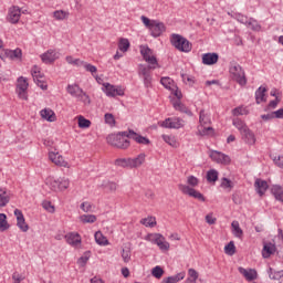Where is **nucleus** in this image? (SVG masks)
<instances>
[{
  "mask_svg": "<svg viewBox=\"0 0 283 283\" xmlns=\"http://www.w3.org/2000/svg\"><path fill=\"white\" fill-rule=\"evenodd\" d=\"M220 187H221V189H224L226 191H231L235 187V184H233V181H231V179H229L227 177H222Z\"/></svg>",
  "mask_w": 283,
  "mask_h": 283,
  "instance_id": "32",
  "label": "nucleus"
},
{
  "mask_svg": "<svg viewBox=\"0 0 283 283\" xmlns=\"http://www.w3.org/2000/svg\"><path fill=\"white\" fill-rule=\"evenodd\" d=\"M65 241L75 249L81 247V243L83 242L81 234L78 232H69L64 235Z\"/></svg>",
  "mask_w": 283,
  "mask_h": 283,
  "instance_id": "15",
  "label": "nucleus"
},
{
  "mask_svg": "<svg viewBox=\"0 0 283 283\" xmlns=\"http://www.w3.org/2000/svg\"><path fill=\"white\" fill-rule=\"evenodd\" d=\"M188 275L190 279V282H195L198 280V271H196L195 269H189L188 270Z\"/></svg>",
  "mask_w": 283,
  "mask_h": 283,
  "instance_id": "63",
  "label": "nucleus"
},
{
  "mask_svg": "<svg viewBox=\"0 0 283 283\" xmlns=\"http://www.w3.org/2000/svg\"><path fill=\"white\" fill-rule=\"evenodd\" d=\"M232 125L239 129L240 134H242L244 129L249 128V126H247V124L240 118H234Z\"/></svg>",
  "mask_w": 283,
  "mask_h": 283,
  "instance_id": "42",
  "label": "nucleus"
},
{
  "mask_svg": "<svg viewBox=\"0 0 283 283\" xmlns=\"http://www.w3.org/2000/svg\"><path fill=\"white\" fill-rule=\"evenodd\" d=\"M130 140H135L138 145H150L151 140L149 138L142 136L140 134L134 132V129H128L119 132L117 134H111L106 137L107 144L116 149H129L132 145Z\"/></svg>",
  "mask_w": 283,
  "mask_h": 283,
  "instance_id": "1",
  "label": "nucleus"
},
{
  "mask_svg": "<svg viewBox=\"0 0 283 283\" xmlns=\"http://www.w3.org/2000/svg\"><path fill=\"white\" fill-rule=\"evenodd\" d=\"M272 195L274 196L275 200H279V202H283V190L281 186H273Z\"/></svg>",
  "mask_w": 283,
  "mask_h": 283,
  "instance_id": "37",
  "label": "nucleus"
},
{
  "mask_svg": "<svg viewBox=\"0 0 283 283\" xmlns=\"http://www.w3.org/2000/svg\"><path fill=\"white\" fill-rule=\"evenodd\" d=\"M28 87H30L28 78L23 76L18 77L17 94L22 101H28Z\"/></svg>",
  "mask_w": 283,
  "mask_h": 283,
  "instance_id": "11",
  "label": "nucleus"
},
{
  "mask_svg": "<svg viewBox=\"0 0 283 283\" xmlns=\"http://www.w3.org/2000/svg\"><path fill=\"white\" fill-rule=\"evenodd\" d=\"M95 242H97L99 247H107L109 244V240H107V237L103 235L101 231L95 232Z\"/></svg>",
  "mask_w": 283,
  "mask_h": 283,
  "instance_id": "33",
  "label": "nucleus"
},
{
  "mask_svg": "<svg viewBox=\"0 0 283 283\" xmlns=\"http://www.w3.org/2000/svg\"><path fill=\"white\" fill-rule=\"evenodd\" d=\"M230 74L232 76V81H235L241 87L247 85V74L240 64H232L230 66Z\"/></svg>",
  "mask_w": 283,
  "mask_h": 283,
  "instance_id": "4",
  "label": "nucleus"
},
{
  "mask_svg": "<svg viewBox=\"0 0 283 283\" xmlns=\"http://www.w3.org/2000/svg\"><path fill=\"white\" fill-rule=\"evenodd\" d=\"M77 120V125L81 129H88V127H92V122L82 115L78 116Z\"/></svg>",
  "mask_w": 283,
  "mask_h": 283,
  "instance_id": "40",
  "label": "nucleus"
},
{
  "mask_svg": "<svg viewBox=\"0 0 283 283\" xmlns=\"http://www.w3.org/2000/svg\"><path fill=\"white\" fill-rule=\"evenodd\" d=\"M165 30V23L159 22L158 20H153L151 27L149 28L151 36L158 39V36H160Z\"/></svg>",
  "mask_w": 283,
  "mask_h": 283,
  "instance_id": "16",
  "label": "nucleus"
},
{
  "mask_svg": "<svg viewBox=\"0 0 283 283\" xmlns=\"http://www.w3.org/2000/svg\"><path fill=\"white\" fill-rule=\"evenodd\" d=\"M118 50L120 52H127L129 50V40L122 38L118 42Z\"/></svg>",
  "mask_w": 283,
  "mask_h": 283,
  "instance_id": "47",
  "label": "nucleus"
},
{
  "mask_svg": "<svg viewBox=\"0 0 283 283\" xmlns=\"http://www.w3.org/2000/svg\"><path fill=\"white\" fill-rule=\"evenodd\" d=\"M61 57V53L54 49H49L46 52L40 55L42 63L50 65Z\"/></svg>",
  "mask_w": 283,
  "mask_h": 283,
  "instance_id": "12",
  "label": "nucleus"
},
{
  "mask_svg": "<svg viewBox=\"0 0 283 283\" xmlns=\"http://www.w3.org/2000/svg\"><path fill=\"white\" fill-rule=\"evenodd\" d=\"M187 184L189 185V187H198V185H200V180L198 179V177L196 176H189L187 178Z\"/></svg>",
  "mask_w": 283,
  "mask_h": 283,
  "instance_id": "57",
  "label": "nucleus"
},
{
  "mask_svg": "<svg viewBox=\"0 0 283 283\" xmlns=\"http://www.w3.org/2000/svg\"><path fill=\"white\" fill-rule=\"evenodd\" d=\"M170 43L171 46L175 48V50H178V52H185L188 54V52H191L193 49V44L187 40V38L178 34V33H172L170 35Z\"/></svg>",
  "mask_w": 283,
  "mask_h": 283,
  "instance_id": "2",
  "label": "nucleus"
},
{
  "mask_svg": "<svg viewBox=\"0 0 283 283\" xmlns=\"http://www.w3.org/2000/svg\"><path fill=\"white\" fill-rule=\"evenodd\" d=\"M103 87V92L106 94V96L111 98H116V96H125V90L123 88V86L104 83Z\"/></svg>",
  "mask_w": 283,
  "mask_h": 283,
  "instance_id": "8",
  "label": "nucleus"
},
{
  "mask_svg": "<svg viewBox=\"0 0 283 283\" xmlns=\"http://www.w3.org/2000/svg\"><path fill=\"white\" fill-rule=\"evenodd\" d=\"M232 114L233 116H247V114H249V109H247V107H235L232 109Z\"/></svg>",
  "mask_w": 283,
  "mask_h": 283,
  "instance_id": "51",
  "label": "nucleus"
},
{
  "mask_svg": "<svg viewBox=\"0 0 283 283\" xmlns=\"http://www.w3.org/2000/svg\"><path fill=\"white\" fill-rule=\"evenodd\" d=\"M53 17L54 19H56V21H63L67 19V17H70V12L63 11V10H56L53 12Z\"/></svg>",
  "mask_w": 283,
  "mask_h": 283,
  "instance_id": "44",
  "label": "nucleus"
},
{
  "mask_svg": "<svg viewBox=\"0 0 283 283\" xmlns=\"http://www.w3.org/2000/svg\"><path fill=\"white\" fill-rule=\"evenodd\" d=\"M241 135L248 145H255V134L251 129H244Z\"/></svg>",
  "mask_w": 283,
  "mask_h": 283,
  "instance_id": "23",
  "label": "nucleus"
},
{
  "mask_svg": "<svg viewBox=\"0 0 283 283\" xmlns=\"http://www.w3.org/2000/svg\"><path fill=\"white\" fill-rule=\"evenodd\" d=\"M218 53H205L202 55V63L203 65H216V63H218Z\"/></svg>",
  "mask_w": 283,
  "mask_h": 283,
  "instance_id": "21",
  "label": "nucleus"
},
{
  "mask_svg": "<svg viewBox=\"0 0 283 283\" xmlns=\"http://www.w3.org/2000/svg\"><path fill=\"white\" fill-rule=\"evenodd\" d=\"M140 224H144V227H156V218L154 217H147L140 220Z\"/></svg>",
  "mask_w": 283,
  "mask_h": 283,
  "instance_id": "48",
  "label": "nucleus"
},
{
  "mask_svg": "<svg viewBox=\"0 0 283 283\" xmlns=\"http://www.w3.org/2000/svg\"><path fill=\"white\" fill-rule=\"evenodd\" d=\"M174 108L177 112H181V114H187V116H193V113L191 112V109H189V107L185 106V104H182L180 102H175Z\"/></svg>",
  "mask_w": 283,
  "mask_h": 283,
  "instance_id": "29",
  "label": "nucleus"
},
{
  "mask_svg": "<svg viewBox=\"0 0 283 283\" xmlns=\"http://www.w3.org/2000/svg\"><path fill=\"white\" fill-rule=\"evenodd\" d=\"M84 69L86 70V72H91L92 76H95L96 72H98V69H96L95 65H92L90 63H85Z\"/></svg>",
  "mask_w": 283,
  "mask_h": 283,
  "instance_id": "62",
  "label": "nucleus"
},
{
  "mask_svg": "<svg viewBox=\"0 0 283 283\" xmlns=\"http://www.w3.org/2000/svg\"><path fill=\"white\" fill-rule=\"evenodd\" d=\"M254 188L259 196H264L269 189V182H266V180L258 178L254 181Z\"/></svg>",
  "mask_w": 283,
  "mask_h": 283,
  "instance_id": "19",
  "label": "nucleus"
},
{
  "mask_svg": "<svg viewBox=\"0 0 283 283\" xmlns=\"http://www.w3.org/2000/svg\"><path fill=\"white\" fill-rule=\"evenodd\" d=\"M218 176H219L218 170L210 169L207 171L206 178L208 182H212L214 185V182H218Z\"/></svg>",
  "mask_w": 283,
  "mask_h": 283,
  "instance_id": "38",
  "label": "nucleus"
},
{
  "mask_svg": "<svg viewBox=\"0 0 283 283\" xmlns=\"http://www.w3.org/2000/svg\"><path fill=\"white\" fill-rule=\"evenodd\" d=\"M88 261H90V252H85L84 255L77 260V264H80V266H85Z\"/></svg>",
  "mask_w": 283,
  "mask_h": 283,
  "instance_id": "59",
  "label": "nucleus"
},
{
  "mask_svg": "<svg viewBox=\"0 0 283 283\" xmlns=\"http://www.w3.org/2000/svg\"><path fill=\"white\" fill-rule=\"evenodd\" d=\"M31 76L33 77V81H40L41 78H43V73H41V69L36 65H34L31 69Z\"/></svg>",
  "mask_w": 283,
  "mask_h": 283,
  "instance_id": "43",
  "label": "nucleus"
},
{
  "mask_svg": "<svg viewBox=\"0 0 283 283\" xmlns=\"http://www.w3.org/2000/svg\"><path fill=\"white\" fill-rule=\"evenodd\" d=\"M224 253L227 255H235V243L233 241H230L226 247H224Z\"/></svg>",
  "mask_w": 283,
  "mask_h": 283,
  "instance_id": "53",
  "label": "nucleus"
},
{
  "mask_svg": "<svg viewBox=\"0 0 283 283\" xmlns=\"http://www.w3.org/2000/svg\"><path fill=\"white\" fill-rule=\"evenodd\" d=\"M10 202V191L6 188H0V207H6Z\"/></svg>",
  "mask_w": 283,
  "mask_h": 283,
  "instance_id": "26",
  "label": "nucleus"
},
{
  "mask_svg": "<svg viewBox=\"0 0 283 283\" xmlns=\"http://www.w3.org/2000/svg\"><path fill=\"white\" fill-rule=\"evenodd\" d=\"M21 14H28V10H22L19 6H12L8 10L7 21L15 24L20 21Z\"/></svg>",
  "mask_w": 283,
  "mask_h": 283,
  "instance_id": "9",
  "label": "nucleus"
},
{
  "mask_svg": "<svg viewBox=\"0 0 283 283\" xmlns=\"http://www.w3.org/2000/svg\"><path fill=\"white\" fill-rule=\"evenodd\" d=\"M42 207H43V209H45V211H48L49 213H54V211H55L54 206H53L52 202H50V201H43V202H42Z\"/></svg>",
  "mask_w": 283,
  "mask_h": 283,
  "instance_id": "61",
  "label": "nucleus"
},
{
  "mask_svg": "<svg viewBox=\"0 0 283 283\" xmlns=\"http://www.w3.org/2000/svg\"><path fill=\"white\" fill-rule=\"evenodd\" d=\"M239 273L248 280V282H253V280H258V271L250 269L247 270L244 268H239Z\"/></svg>",
  "mask_w": 283,
  "mask_h": 283,
  "instance_id": "20",
  "label": "nucleus"
},
{
  "mask_svg": "<svg viewBox=\"0 0 283 283\" xmlns=\"http://www.w3.org/2000/svg\"><path fill=\"white\" fill-rule=\"evenodd\" d=\"M102 187L108 189V191H116V189H118V185L114 181H104Z\"/></svg>",
  "mask_w": 283,
  "mask_h": 283,
  "instance_id": "54",
  "label": "nucleus"
},
{
  "mask_svg": "<svg viewBox=\"0 0 283 283\" xmlns=\"http://www.w3.org/2000/svg\"><path fill=\"white\" fill-rule=\"evenodd\" d=\"M265 96H266V87L260 86L255 91V101H256L258 105H260V103H264V101H266Z\"/></svg>",
  "mask_w": 283,
  "mask_h": 283,
  "instance_id": "25",
  "label": "nucleus"
},
{
  "mask_svg": "<svg viewBox=\"0 0 283 283\" xmlns=\"http://www.w3.org/2000/svg\"><path fill=\"white\" fill-rule=\"evenodd\" d=\"M178 189L185 196H190V198H195L196 200H199L200 202H205V200H207L205 198V195H202L200 191L191 188V186L179 184Z\"/></svg>",
  "mask_w": 283,
  "mask_h": 283,
  "instance_id": "7",
  "label": "nucleus"
},
{
  "mask_svg": "<svg viewBox=\"0 0 283 283\" xmlns=\"http://www.w3.org/2000/svg\"><path fill=\"white\" fill-rule=\"evenodd\" d=\"M80 221L83 224H94V222H96V216L95 214H82L80 217Z\"/></svg>",
  "mask_w": 283,
  "mask_h": 283,
  "instance_id": "39",
  "label": "nucleus"
},
{
  "mask_svg": "<svg viewBox=\"0 0 283 283\" xmlns=\"http://www.w3.org/2000/svg\"><path fill=\"white\" fill-rule=\"evenodd\" d=\"M269 276H270V280H282V277H283V270H281V271H273V269L270 268Z\"/></svg>",
  "mask_w": 283,
  "mask_h": 283,
  "instance_id": "50",
  "label": "nucleus"
},
{
  "mask_svg": "<svg viewBox=\"0 0 283 283\" xmlns=\"http://www.w3.org/2000/svg\"><path fill=\"white\" fill-rule=\"evenodd\" d=\"M185 275H187V273H185V272H179V273L176 274V275L168 276L167 279H164V280H163V283H178V282L185 280Z\"/></svg>",
  "mask_w": 283,
  "mask_h": 283,
  "instance_id": "27",
  "label": "nucleus"
},
{
  "mask_svg": "<svg viewBox=\"0 0 283 283\" xmlns=\"http://www.w3.org/2000/svg\"><path fill=\"white\" fill-rule=\"evenodd\" d=\"M151 275H153V277L160 280V277H163V275H165V270H163L161 266L157 265L153 269Z\"/></svg>",
  "mask_w": 283,
  "mask_h": 283,
  "instance_id": "52",
  "label": "nucleus"
},
{
  "mask_svg": "<svg viewBox=\"0 0 283 283\" xmlns=\"http://www.w3.org/2000/svg\"><path fill=\"white\" fill-rule=\"evenodd\" d=\"M231 227H232V233L235 238H242V235H244L242 228H240V222L232 221Z\"/></svg>",
  "mask_w": 283,
  "mask_h": 283,
  "instance_id": "35",
  "label": "nucleus"
},
{
  "mask_svg": "<svg viewBox=\"0 0 283 283\" xmlns=\"http://www.w3.org/2000/svg\"><path fill=\"white\" fill-rule=\"evenodd\" d=\"M160 84L166 88V90H174L176 87V82L171 80V77H161L160 78Z\"/></svg>",
  "mask_w": 283,
  "mask_h": 283,
  "instance_id": "31",
  "label": "nucleus"
},
{
  "mask_svg": "<svg viewBox=\"0 0 283 283\" xmlns=\"http://www.w3.org/2000/svg\"><path fill=\"white\" fill-rule=\"evenodd\" d=\"M22 56L23 52L19 48L14 50L6 49L3 53L0 54L2 61H6V59H10V61H20Z\"/></svg>",
  "mask_w": 283,
  "mask_h": 283,
  "instance_id": "13",
  "label": "nucleus"
},
{
  "mask_svg": "<svg viewBox=\"0 0 283 283\" xmlns=\"http://www.w3.org/2000/svg\"><path fill=\"white\" fill-rule=\"evenodd\" d=\"M115 165L117 167H123L124 169L125 168L132 169L130 158H118L115 160Z\"/></svg>",
  "mask_w": 283,
  "mask_h": 283,
  "instance_id": "36",
  "label": "nucleus"
},
{
  "mask_svg": "<svg viewBox=\"0 0 283 283\" xmlns=\"http://www.w3.org/2000/svg\"><path fill=\"white\" fill-rule=\"evenodd\" d=\"M210 158L213 163H218L219 165H229L231 163V157L218 150H212L210 153Z\"/></svg>",
  "mask_w": 283,
  "mask_h": 283,
  "instance_id": "14",
  "label": "nucleus"
},
{
  "mask_svg": "<svg viewBox=\"0 0 283 283\" xmlns=\"http://www.w3.org/2000/svg\"><path fill=\"white\" fill-rule=\"evenodd\" d=\"M66 92L72 96L73 98H76V101H80L81 103H84V105H90L92 103V99H90V95L78 86V84H69L66 86Z\"/></svg>",
  "mask_w": 283,
  "mask_h": 283,
  "instance_id": "3",
  "label": "nucleus"
},
{
  "mask_svg": "<svg viewBox=\"0 0 283 283\" xmlns=\"http://www.w3.org/2000/svg\"><path fill=\"white\" fill-rule=\"evenodd\" d=\"M158 66H147L144 64H139L138 74L139 77L143 78L145 87H151V70H156Z\"/></svg>",
  "mask_w": 283,
  "mask_h": 283,
  "instance_id": "6",
  "label": "nucleus"
},
{
  "mask_svg": "<svg viewBox=\"0 0 283 283\" xmlns=\"http://www.w3.org/2000/svg\"><path fill=\"white\" fill-rule=\"evenodd\" d=\"M104 120L106 125H111V126L116 125V119L114 118V115L112 113H106L104 115Z\"/></svg>",
  "mask_w": 283,
  "mask_h": 283,
  "instance_id": "56",
  "label": "nucleus"
},
{
  "mask_svg": "<svg viewBox=\"0 0 283 283\" xmlns=\"http://www.w3.org/2000/svg\"><path fill=\"white\" fill-rule=\"evenodd\" d=\"M59 185H60V191H65L70 187V179L67 178H60L59 179Z\"/></svg>",
  "mask_w": 283,
  "mask_h": 283,
  "instance_id": "55",
  "label": "nucleus"
},
{
  "mask_svg": "<svg viewBox=\"0 0 283 283\" xmlns=\"http://www.w3.org/2000/svg\"><path fill=\"white\" fill-rule=\"evenodd\" d=\"M199 123L201 127H205V125H211V115L205 111H200Z\"/></svg>",
  "mask_w": 283,
  "mask_h": 283,
  "instance_id": "28",
  "label": "nucleus"
},
{
  "mask_svg": "<svg viewBox=\"0 0 283 283\" xmlns=\"http://www.w3.org/2000/svg\"><path fill=\"white\" fill-rule=\"evenodd\" d=\"M49 159L54 163L57 167L70 168V164L59 153H49Z\"/></svg>",
  "mask_w": 283,
  "mask_h": 283,
  "instance_id": "18",
  "label": "nucleus"
},
{
  "mask_svg": "<svg viewBox=\"0 0 283 283\" xmlns=\"http://www.w3.org/2000/svg\"><path fill=\"white\" fill-rule=\"evenodd\" d=\"M14 216L17 218V227L22 230L23 233H27L29 231L30 226L25 223V217L23 216V212L19 209L14 210Z\"/></svg>",
  "mask_w": 283,
  "mask_h": 283,
  "instance_id": "17",
  "label": "nucleus"
},
{
  "mask_svg": "<svg viewBox=\"0 0 283 283\" xmlns=\"http://www.w3.org/2000/svg\"><path fill=\"white\" fill-rule=\"evenodd\" d=\"M158 125L164 129H180L185 127V120L180 117H168L163 122H158Z\"/></svg>",
  "mask_w": 283,
  "mask_h": 283,
  "instance_id": "5",
  "label": "nucleus"
},
{
  "mask_svg": "<svg viewBox=\"0 0 283 283\" xmlns=\"http://www.w3.org/2000/svg\"><path fill=\"white\" fill-rule=\"evenodd\" d=\"M234 19H237L239 23H243V25L249 23V18L242 13H234Z\"/></svg>",
  "mask_w": 283,
  "mask_h": 283,
  "instance_id": "60",
  "label": "nucleus"
},
{
  "mask_svg": "<svg viewBox=\"0 0 283 283\" xmlns=\"http://www.w3.org/2000/svg\"><path fill=\"white\" fill-rule=\"evenodd\" d=\"M158 248L160 251H169L170 244L167 242V240L161 235V239L157 242Z\"/></svg>",
  "mask_w": 283,
  "mask_h": 283,
  "instance_id": "49",
  "label": "nucleus"
},
{
  "mask_svg": "<svg viewBox=\"0 0 283 283\" xmlns=\"http://www.w3.org/2000/svg\"><path fill=\"white\" fill-rule=\"evenodd\" d=\"M163 140L167 143L170 147H178V142L174 135H161Z\"/></svg>",
  "mask_w": 283,
  "mask_h": 283,
  "instance_id": "41",
  "label": "nucleus"
},
{
  "mask_svg": "<svg viewBox=\"0 0 283 283\" xmlns=\"http://www.w3.org/2000/svg\"><path fill=\"white\" fill-rule=\"evenodd\" d=\"M163 239V234L160 233H149L146 237V240L148 242H151V244H158L159 240Z\"/></svg>",
  "mask_w": 283,
  "mask_h": 283,
  "instance_id": "46",
  "label": "nucleus"
},
{
  "mask_svg": "<svg viewBox=\"0 0 283 283\" xmlns=\"http://www.w3.org/2000/svg\"><path fill=\"white\" fill-rule=\"evenodd\" d=\"M273 253H275V244L266 243L263 247L262 256L265 258V259L271 258V255H273Z\"/></svg>",
  "mask_w": 283,
  "mask_h": 283,
  "instance_id": "30",
  "label": "nucleus"
},
{
  "mask_svg": "<svg viewBox=\"0 0 283 283\" xmlns=\"http://www.w3.org/2000/svg\"><path fill=\"white\" fill-rule=\"evenodd\" d=\"M145 158H147V155H145V153L139 154L135 158H130V169H136L144 165Z\"/></svg>",
  "mask_w": 283,
  "mask_h": 283,
  "instance_id": "22",
  "label": "nucleus"
},
{
  "mask_svg": "<svg viewBox=\"0 0 283 283\" xmlns=\"http://www.w3.org/2000/svg\"><path fill=\"white\" fill-rule=\"evenodd\" d=\"M12 280H13V283H20V282H23L25 280V277L21 274H19L18 272H14L12 274Z\"/></svg>",
  "mask_w": 283,
  "mask_h": 283,
  "instance_id": "64",
  "label": "nucleus"
},
{
  "mask_svg": "<svg viewBox=\"0 0 283 283\" xmlns=\"http://www.w3.org/2000/svg\"><path fill=\"white\" fill-rule=\"evenodd\" d=\"M250 30H253L254 32H260L262 30V25H260V22L253 18L248 19V23L245 24Z\"/></svg>",
  "mask_w": 283,
  "mask_h": 283,
  "instance_id": "34",
  "label": "nucleus"
},
{
  "mask_svg": "<svg viewBox=\"0 0 283 283\" xmlns=\"http://www.w3.org/2000/svg\"><path fill=\"white\" fill-rule=\"evenodd\" d=\"M8 229H10L8 217L6 213H0V231H8Z\"/></svg>",
  "mask_w": 283,
  "mask_h": 283,
  "instance_id": "45",
  "label": "nucleus"
},
{
  "mask_svg": "<svg viewBox=\"0 0 283 283\" xmlns=\"http://www.w3.org/2000/svg\"><path fill=\"white\" fill-rule=\"evenodd\" d=\"M80 209H82V211H84V213H90V212H92L93 206L91 202L84 201L81 203Z\"/></svg>",
  "mask_w": 283,
  "mask_h": 283,
  "instance_id": "58",
  "label": "nucleus"
},
{
  "mask_svg": "<svg viewBox=\"0 0 283 283\" xmlns=\"http://www.w3.org/2000/svg\"><path fill=\"white\" fill-rule=\"evenodd\" d=\"M140 54L146 61V63L149 64V66H157L158 67V60L156 59V55H154V51L149 49L147 45L140 46Z\"/></svg>",
  "mask_w": 283,
  "mask_h": 283,
  "instance_id": "10",
  "label": "nucleus"
},
{
  "mask_svg": "<svg viewBox=\"0 0 283 283\" xmlns=\"http://www.w3.org/2000/svg\"><path fill=\"white\" fill-rule=\"evenodd\" d=\"M40 115L44 120H48L49 123H54L56 120V116L54 115V112L50 108H44L40 112Z\"/></svg>",
  "mask_w": 283,
  "mask_h": 283,
  "instance_id": "24",
  "label": "nucleus"
}]
</instances>
